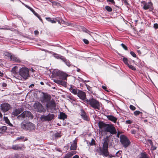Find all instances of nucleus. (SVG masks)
Wrapping results in <instances>:
<instances>
[{
    "label": "nucleus",
    "mask_w": 158,
    "mask_h": 158,
    "mask_svg": "<svg viewBox=\"0 0 158 158\" xmlns=\"http://www.w3.org/2000/svg\"><path fill=\"white\" fill-rule=\"evenodd\" d=\"M99 128L101 131L110 132L111 134H116L117 132L114 127L112 125L106 124L102 122L98 123Z\"/></svg>",
    "instance_id": "f257e3e1"
},
{
    "label": "nucleus",
    "mask_w": 158,
    "mask_h": 158,
    "mask_svg": "<svg viewBox=\"0 0 158 158\" xmlns=\"http://www.w3.org/2000/svg\"><path fill=\"white\" fill-rule=\"evenodd\" d=\"M108 142L106 140H105L103 143L102 147H99L98 148L96 151L99 155H102L105 156L112 158L114 157V156L109 154L108 150Z\"/></svg>",
    "instance_id": "f03ea898"
},
{
    "label": "nucleus",
    "mask_w": 158,
    "mask_h": 158,
    "mask_svg": "<svg viewBox=\"0 0 158 158\" xmlns=\"http://www.w3.org/2000/svg\"><path fill=\"white\" fill-rule=\"evenodd\" d=\"M85 102L87 104L89 105L95 109L100 110L101 104L98 100L92 97L90 98L89 99H86Z\"/></svg>",
    "instance_id": "7ed1b4c3"
},
{
    "label": "nucleus",
    "mask_w": 158,
    "mask_h": 158,
    "mask_svg": "<svg viewBox=\"0 0 158 158\" xmlns=\"http://www.w3.org/2000/svg\"><path fill=\"white\" fill-rule=\"evenodd\" d=\"M21 128L23 129L29 130H34L35 128L34 124L29 122H23L21 124Z\"/></svg>",
    "instance_id": "20e7f679"
},
{
    "label": "nucleus",
    "mask_w": 158,
    "mask_h": 158,
    "mask_svg": "<svg viewBox=\"0 0 158 158\" xmlns=\"http://www.w3.org/2000/svg\"><path fill=\"white\" fill-rule=\"evenodd\" d=\"M29 69L25 67L20 68L19 70V75L24 79H27L30 76Z\"/></svg>",
    "instance_id": "39448f33"
},
{
    "label": "nucleus",
    "mask_w": 158,
    "mask_h": 158,
    "mask_svg": "<svg viewBox=\"0 0 158 158\" xmlns=\"http://www.w3.org/2000/svg\"><path fill=\"white\" fill-rule=\"evenodd\" d=\"M26 118L31 119L33 118L32 115L30 111H24L17 117L18 119L22 120Z\"/></svg>",
    "instance_id": "423d86ee"
},
{
    "label": "nucleus",
    "mask_w": 158,
    "mask_h": 158,
    "mask_svg": "<svg viewBox=\"0 0 158 158\" xmlns=\"http://www.w3.org/2000/svg\"><path fill=\"white\" fill-rule=\"evenodd\" d=\"M120 138V142L124 147L126 148L129 145L130 141L125 135H121Z\"/></svg>",
    "instance_id": "0eeeda50"
},
{
    "label": "nucleus",
    "mask_w": 158,
    "mask_h": 158,
    "mask_svg": "<svg viewBox=\"0 0 158 158\" xmlns=\"http://www.w3.org/2000/svg\"><path fill=\"white\" fill-rule=\"evenodd\" d=\"M35 110L39 112H44V108L41 104L39 102L35 103L34 105Z\"/></svg>",
    "instance_id": "6e6552de"
},
{
    "label": "nucleus",
    "mask_w": 158,
    "mask_h": 158,
    "mask_svg": "<svg viewBox=\"0 0 158 158\" xmlns=\"http://www.w3.org/2000/svg\"><path fill=\"white\" fill-rule=\"evenodd\" d=\"M56 75L59 77V78L63 80H65L66 79L67 75L61 71L56 70L55 72Z\"/></svg>",
    "instance_id": "1a4fd4ad"
},
{
    "label": "nucleus",
    "mask_w": 158,
    "mask_h": 158,
    "mask_svg": "<svg viewBox=\"0 0 158 158\" xmlns=\"http://www.w3.org/2000/svg\"><path fill=\"white\" fill-rule=\"evenodd\" d=\"M46 106L48 109L55 110L56 104L54 100H52L48 103L46 104Z\"/></svg>",
    "instance_id": "9d476101"
},
{
    "label": "nucleus",
    "mask_w": 158,
    "mask_h": 158,
    "mask_svg": "<svg viewBox=\"0 0 158 158\" xmlns=\"http://www.w3.org/2000/svg\"><path fill=\"white\" fill-rule=\"evenodd\" d=\"M54 115L53 114H49L48 115H42L40 118L44 121H50L53 119Z\"/></svg>",
    "instance_id": "9b49d317"
},
{
    "label": "nucleus",
    "mask_w": 158,
    "mask_h": 158,
    "mask_svg": "<svg viewBox=\"0 0 158 158\" xmlns=\"http://www.w3.org/2000/svg\"><path fill=\"white\" fill-rule=\"evenodd\" d=\"M79 98L83 101H85L86 94L85 92L80 90H78L77 93V94Z\"/></svg>",
    "instance_id": "f8f14e48"
},
{
    "label": "nucleus",
    "mask_w": 158,
    "mask_h": 158,
    "mask_svg": "<svg viewBox=\"0 0 158 158\" xmlns=\"http://www.w3.org/2000/svg\"><path fill=\"white\" fill-rule=\"evenodd\" d=\"M0 106L1 110L5 112H7L10 108V105L6 103L2 104Z\"/></svg>",
    "instance_id": "ddd939ff"
},
{
    "label": "nucleus",
    "mask_w": 158,
    "mask_h": 158,
    "mask_svg": "<svg viewBox=\"0 0 158 158\" xmlns=\"http://www.w3.org/2000/svg\"><path fill=\"white\" fill-rule=\"evenodd\" d=\"M50 100L51 97L49 95H45L43 98L42 102L43 103H46V104L48 103L51 101Z\"/></svg>",
    "instance_id": "4468645a"
},
{
    "label": "nucleus",
    "mask_w": 158,
    "mask_h": 158,
    "mask_svg": "<svg viewBox=\"0 0 158 158\" xmlns=\"http://www.w3.org/2000/svg\"><path fill=\"white\" fill-rule=\"evenodd\" d=\"M69 91L74 95H77L78 93V90L74 86L71 85L69 88Z\"/></svg>",
    "instance_id": "2eb2a0df"
},
{
    "label": "nucleus",
    "mask_w": 158,
    "mask_h": 158,
    "mask_svg": "<svg viewBox=\"0 0 158 158\" xmlns=\"http://www.w3.org/2000/svg\"><path fill=\"white\" fill-rule=\"evenodd\" d=\"M143 4L144 5L143 8L145 10H147L151 8L152 5V4L151 2H144Z\"/></svg>",
    "instance_id": "dca6fc26"
},
{
    "label": "nucleus",
    "mask_w": 158,
    "mask_h": 158,
    "mask_svg": "<svg viewBox=\"0 0 158 158\" xmlns=\"http://www.w3.org/2000/svg\"><path fill=\"white\" fill-rule=\"evenodd\" d=\"M23 110L21 109H15L12 112V115L14 116H16L18 115L22 112Z\"/></svg>",
    "instance_id": "f3484780"
},
{
    "label": "nucleus",
    "mask_w": 158,
    "mask_h": 158,
    "mask_svg": "<svg viewBox=\"0 0 158 158\" xmlns=\"http://www.w3.org/2000/svg\"><path fill=\"white\" fill-rule=\"evenodd\" d=\"M77 142V140L76 139L73 141V143L71 144V150H75L76 149Z\"/></svg>",
    "instance_id": "a211bd4d"
},
{
    "label": "nucleus",
    "mask_w": 158,
    "mask_h": 158,
    "mask_svg": "<svg viewBox=\"0 0 158 158\" xmlns=\"http://www.w3.org/2000/svg\"><path fill=\"white\" fill-rule=\"evenodd\" d=\"M54 81L56 83H57L59 85H61L63 86L66 85V83L62 80H54Z\"/></svg>",
    "instance_id": "6ab92c4d"
},
{
    "label": "nucleus",
    "mask_w": 158,
    "mask_h": 158,
    "mask_svg": "<svg viewBox=\"0 0 158 158\" xmlns=\"http://www.w3.org/2000/svg\"><path fill=\"white\" fill-rule=\"evenodd\" d=\"M11 61H14L16 62H20V61L19 59L17 56L13 55H12L10 58Z\"/></svg>",
    "instance_id": "aec40b11"
},
{
    "label": "nucleus",
    "mask_w": 158,
    "mask_h": 158,
    "mask_svg": "<svg viewBox=\"0 0 158 158\" xmlns=\"http://www.w3.org/2000/svg\"><path fill=\"white\" fill-rule=\"evenodd\" d=\"M107 117L108 119L114 123H115L117 121V118L112 115H108Z\"/></svg>",
    "instance_id": "412c9836"
},
{
    "label": "nucleus",
    "mask_w": 158,
    "mask_h": 158,
    "mask_svg": "<svg viewBox=\"0 0 158 158\" xmlns=\"http://www.w3.org/2000/svg\"><path fill=\"white\" fill-rule=\"evenodd\" d=\"M139 158H149V156L146 153L143 152L140 153L138 156Z\"/></svg>",
    "instance_id": "4be33fe9"
},
{
    "label": "nucleus",
    "mask_w": 158,
    "mask_h": 158,
    "mask_svg": "<svg viewBox=\"0 0 158 158\" xmlns=\"http://www.w3.org/2000/svg\"><path fill=\"white\" fill-rule=\"evenodd\" d=\"M81 115L84 120H88V117L86 115L85 112L82 110H81Z\"/></svg>",
    "instance_id": "5701e85b"
},
{
    "label": "nucleus",
    "mask_w": 158,
    "mask_h": 158,
    "mask_svg": "<svg viewBox=\"0 0 158 158\" xmlns=\"http://www.w3.org/2000/svg\"><path fill=\"white\" fill-rule=\"evenodd\" d=\"M67 115L64 113H60V115L58 116L59 118L60 119L64 120L66 118Z\"/></svg>",
    "instance_id": "b1692460"
},
{
    "label": "nucleus",
    "mask_w": 158,
    "mask_h": 158,
    "mask_svg": "<svg viewBox=\"0 0 158 158\" xmlns=\"http://www.w3.org/2000/svg\"><path fill=\"white\" fill-rule=\"evenodd\" d=\"M54 56L57 59L60 58L63 61H64L65 60V58L60 55H58L56 54H54Z\"/></svg>",
    "instance_id": "393cba45"
},
{
    "label": "nucleus",
    "mask_w": 158,
    "mask_h": 158,
    "mask_svg": "<svg viewBox=\"0 0 158 158\" xmlns=\"http://www.w3.org/2000/svg\"><path fill=\"white\" fill-rule=\"evenodd\" d=\"M76 154L75 152L72 151L68 152L65 156L66 158H69Z\"/></svg>",
    "instance_id": "a878e982"
},
{
    "label": "nucleus",
    "mask_w": 158,
    "mask_h": 158,
    "mask_svg": "<svg viewBox=\"0 0 158 158\" xmlns=\"http://www.w3.org/2000/svg\"><path fill=\"white\" fill-rule=\"evenodd\" d=\"M12 149L14 150H21L22 149V148L21 147H20L18 145H13L11 147Z\"/></svg>",
    "instance_id": "bb28decb"
},
{
    "label": "nucleus",
    "mask_w": 158,
    "mask_h": 158,
    "mask_svg": "<svg viewBox=\"0 0 158 158\" xmlns=\"http://www.w3.org/2000/svg\"><path fill=\"white\" fill-rule=\"evenodd\" d=\"M7 127L6 126H3L0 128V133H3L6 131Z\"/></svg>",
    "instance_id": "cd10ccee"
},
{
    "label": "nucleus",
    "mask_w": 158,
    "mask_h": 158,
    "mask_svg": "<svg viewBox=\"0 0 158 158\" xmlns=\"http://www.w3.org/2000/svg\"><path fill=\"white\" fill-rule=\"evenodd\" d=\"M4 120L7 124H8L9 126H12V125L10 123L9 120L8 119L7 117L4 116Z\"/></svg>",
    "instance_id": "c85d7f7f"
},
{
    "label": "nucleus",
    "mask_w": 158,
    "mask_h": 158,
    "mask_svg": "<svg viewBox=\"0 0 158 158\" xmlns=\"http://www.w3.org/2000/svg\"><path fill=\"white\" fill-rule=\"evenodd\" d=\"M18 67L16 66L14 67L11 70V72L14 74L17 73Z\"/></svg>",
    "instance_id": "c756f323"
},
{
    "label": "nucleus",
    "mask_w": 158,
    "mask_h": 158,
    "mask_svg": "<svg viewBox=\"0 0 158 158\" xmlns=\"http://www.w3.org/2000/svg\"><path fill=\"white\" fill-rule=\"evenodd\" d=\"M4 55L6 56L7 58H10V59L12 54L9 52H6L4 53Z\"/></svg>",
    "instance_id": "7c9ffc66"
},
{
    "label": "nucleus",
    "mask_w": 158,
    "mask_h": 158,
    "mask_svg": "<svg viewBox=\"0 0 158 158\" xmlns=\"http://www.w3.org/2000/svg\"><path fill=\"white\" fill-rule=\"evenodd\" d=\"M46 19L48 21L52 23H55L56 21L53 20L52 19L50 18H46Z\"/></svg>",
    "instance_id": "2f4dec72"
},
{
    "label": "nucleus",
    "mask_w": 158,
    "mask_h": 158,
    "mask_svg": "<svg viewBox=\"0 0 158 158\" xmlns=\"http://www.w3.org/2000/svg\"><path fill=\"white\" fill-rule=\"evenodd\" d=\"M67 99L68 100H70L73 101H75L76 99L74 98L73 96H67Z\"/></svg>",
    "instance_id": "473e14b6"
},
{
    "label": "nucleus",
    "mask_w": 158,
    "mask_h": 158,
    "mask_svg": "<svg viewBox=\"0 0 158 158\" xmlns=\"http://www.w3.org/2000/svg\"><path fill=\"white\" fill-rule=\"evenodd\" d=\"M90 145H93L95 144V141L94 139H92L91 142H89Z\"/></svg>",
    "instance_id": "72a5a7b5"
},
{
    "label": "nucleus",
    "mask_w": 158,
    "mask_h": 158,
    "mask_svg": "<svg viewBox=\"0 0 158 158\" xmlns=\"http://www.w3.org/2000/svg\"><path fill=\"white\" fill-rule=\"evenodd\" d=\"M82 30H83V31H84L86 33H87L89 34V35H91V34H90L91 32L89 31L87 29H86L85 28L83 27L82 28Z\"/></svg>",
    "instance_id": "f704fd0d"
},
{
    "label": "nucleus",
    "mask_w": 158,
    "mask_h": 158,
    "mask_svg": "<svg viewBox=\"0 0 158 158\" xmlns=\"http://www.w3.org/2000/svg\"><path fill=\"white\" fill-rule=\"evenodd\" d=\"M34 14L39 19H40V20L41 21V22H42V19H41V18H40V15H38L37 13H36L35 12L34 13Z\"/></svg>",
    "instance_id": "c9c22d12"
},
{
    "label": "nucleus",
    "mask_w": 158,
    "mask_h": 158,
    "mask_svg": "<svg viewBox=\"0 0 158 158\" xmlns=\"http://www.w3.org/2000/svg\"><path fill=\"white\" fill-rule=\"evenodd\" d=\"M123 61L124 62V63L126 64L127 65H128V64H129L128 63V62H127V61H128L127 59V58H125V57L123 58Z\"/></svg>",
    "instance_id": "e433bc0d"
},
{
    "label": "nucleus",
    "mask_w": 158,
    "mask_h": 158,
    "mask_svg": "<svg viewBox=\"0 0 158 158\" xmlns=\"http://www.w3.org/2000/svg\"><path fill=\"white\" fill-rule=\"evenodd\" d=\"M105 8L106 10L109 12H111L112 10V8L108 6H106Z\"/></svg>",
    "instance_id": "4c0bfd02"
},
{
    "label": "nucleus",
    "mask_w": 158,
    "mask_h": 158,
    "mask_svg": "<svg viewBox=\"0 0 158 158\" xmlns=\"http://www.w3.org/2000/svg\"><path fill=\"white\" fill-rule=\"evenodd\" d=\"M129 68L133 70H136L135 68L132 65H130L129 64L127 65Z\"/></svg>",
    "instance_id": "58836bf2"
},
{
    "label": "nucleus",
    "mask_w": 158,
    "mask_h": 158,
    "mask_svg": "<svg viewBox=\"0 0 158 158\" xmlns=\"http://www.w3.org/2000/svg\"><path fill=\"white\" fill-rule=\"evenodd\" d=\"M141 113H142L138 110L135 111L134 112V114L136 116H137Z\"/></svg>",
    "instance_id": "ea45409f"
},
{
    "label": "nucleus",
    "mask_w": 158,
    "mask_h": 158,
    "mask_svg": "<svg viewBox=\"0 0 158 158\" xmlns=\"http://www.w3.org/2000/svg\"><path fill=\"white\" fill-rule=\"evenodd\" d=\"M64 62L68 66H69L70 65V63L69 61L68 60H67L65 59V60L64 61Z\"/></svg>",
    "instance_id": "a19ab883"
},
{
    "label": "nucleus",
    "mask_w": 158,
    "mask_h": 158,
    "mask_svg": "<svg viewBox=\"0 0 158 158\" xmlns=\"http://www.w3.org/2000/svg\"><path fill=\"white\" fill-rule=\"evenodd\" d=\"M151 150H155L156 149V147L155 146H154L153 144L151 146Z\"/></svg>",
    "instance_id": "79ce46f5"
},
{
    "label": "nucleus",
    "mask_w": 158,
    "mask_h": 158,
    "mask_svg": "<svg viewBox=\"0 0 158 158\" xmlns=\"http://www.w3.org/2000/svg\"><path fill=\"white\" fill-rule=\"evenodd\" d=\"M121 151H118L115 154V155L117 156H119L121 154Z\"/></svg>",
    "instance_id": "37998d69"
},
{
    "label": "nucleus",
    "mask_w": 158,
    "mask_h": 158,
    "mask_svg": "<svg viewBox=\"0 0 158 158\" xmlns=\"http://www.w3.org/2000/svg\"><path fill=\"white\" fill-rule=\"evenodd\" d=\"M121 46L122 47L126 50H127V47L126 46H125L124 44H122Z\"/></svg>",
    "instance_id": "c03bdc74"
},
{
    "label": "nucleus",
    "mask_w": 158,
    "mask_h": 158,
    "mask_svg": "<svg viewBox=\"0 0 158 158\" xmlns=\"http://www.w3.org/2000/svg\"><path fill=\"white\" fill-rule=\"evenodd\" d=\"M131 54L134 57H136V55L133 52L131 51L130 52Z\"/></svg>",
    "instance_id": "a18cd8bd"
},
{
    "label": "nucleus",
    "mask_w": 158,
    "mask_h": 158,
    "mask_svg": "<svg viewBox=\"0 0 158 158\" xmlns=\"http://www.w3.org/2000/svg\"><path fill=\"white\" fill-rule=\"evenodd\" d=\"M130 108L131 110H133L135 109V107L132 105H130Z\"/></svg>",
    "instance_id": "49530a36"
},
{
    "label": "nucleus",
    "mask_w": 158,
    "mask_h": 158,
    "mask_svg": "<svg viewBox=\"0 0 158 158\" xmlns=\"http://www.w3.org/2000/svg\"><path fill=\"white\" fill-rule=\"evenodd\" d=\"M147 142L148 143L150 144V146L152 145L153 144L152 140L150 139H148Z\"/></svg>",
    "instance_id": "de8ad7c7"
},
{
    "label": "nucleus",
    "mask_w": 158,
    "mask_h": 158,
    "mask_svg": "<svg viewBox=\"0 0 158 158\" xmlns=\"http://www.w3.org/2000/svg\"><path fill=\"white\" fill-rule=\"evenodd\" d=\"M83 41L84 43L86 44H88L89 43V41L88 40L86 39H84L83 40Z\"/></svg>",
    "instance_id": "09e8293b"
},
{
    "label": "nucleus",
    "mask_w": 158,
    "mask_h": 158,
    "mask_svg": "<svg viewBox=\"0 0 158 158\" xmlns=\"http://www.w3.org/2000/svg\"><path fill=\"white\" fill-rule=\"evenodd\" d=\"M154 27L155 29H157L158 28V24L157 23H155L154 24Z\"/></svg>",
    "instance_id": "8fccbe9b"
},
{
    "label": "nucleus",
    "mask_w": 158,
    "mask_h": 158,
    "mask_svg": "<svg viewBox=\"0 0 158 158\" xmlns=\"http://www.w3.org/2000/svg\"><path fill=\"white\" fill-rule=\"evenodd\" d=\"M108 2H110L112 4H114L115 2L114 0H107Z\"/></svg>",
    "instance_id": "3c124183"
},
{
    "label": "nucleus",
    "mask_w": 158,
    "mask_h": 158,
    "mask_svg": "<svg viewBox=\"0 0 158 158\" xmlns=\"http://www.w3.org/2000/svg\"><path fill=\"white\" fill-rule=\"evenodd\" d=\"M132 122L130 120H127L126 121V123L127 124H131Z\"/></svg>",
    "instance_id": "603ef678"
},
{
    "label": "nucleus",
    "mask_w": 158,
    "mask_h": 158,
    "mask_svg": "<svg viewBox=\"0 0 158 158\" xmlns=\"http://www.w3.org/2000/svg\"><path fill=\"white\" fill-rule=\"evenodd\" d=\"M28 9H29V10H30L33 13H35V11H34V10L31 7H28Z\"/></svg>",
    "instance_id": "864d4df0"
},
{
    "label": "nucleus",
    "mask_w": 158,
    "mask_h": 158,
    "mask_svg": "<svg viewBox=\"0 0 158 158\" xmlns=\"http://www.w3.org/2000/svg\"><path fill=\"white\" fill-rule=\"evenodd\" d=\"M122 0L123 2H124L126 4H128L127 0Z\"/></svg>",
    "instance_id": "5fc2aeb1"
},
{
    "label": "nucleus",
    "mask_w": 158,
    "mask_h": 158,
    "mask_svg": "<svg viewBox=\"0 0 158 158\" xmlns=\"http://www.w3.org/2000/svg\"><path fill=\"white\" fill-rule=\"evenodd\" d=\"M102 88L103 89H104V90H105L106 91H108L107 90H106V86H103V85H102Z\"/></svg>",
    "instance_id": "6e6d98bb"
},
{
    "label": "nucleus",
    "mask_w": 158,
    "mask_h": 158,
    "mask_svg": "<svg viewBox=\"0 0 158 158\" xmlns=\"http://www.w3.org/2000/svg\"><path fill=\"white\" fill-rule=\"evenodd\" d=\"M39 31H34V33L35 35H38L39 34Z\"/></svg>",
    "instance_id": "4d7b16f0"
},
{
    "label": "nucleus",
    "mask_w": 158,
    "mask_h": 158,
    "mask_svg": "<svg viewBox=\"0 0 158 158\" xmlns=\"http://www.w3.org/2000/svg\"><path fill=\"white\" fill-rule=\"evenodd\" d=\"M120 134H121V132L120 131H118V133H117V136L118 138L119 137V135Z\"/></svg>",
    "instance_id": "13d9d810"
},
{
    "label": "nucleus",
    "mask_w": 158,
    "mask_h": 158,
    "mask_svg": "<svg viewBox=\"0 0 158 158\" xmlns=\"http://www.w3.org/2000/svg\"><path fill=\"white\" fill-rule=\"evenodd\" d=\"M2 86H3V87H5L6 86V83H3L2 84Z\"/></svg>",
    "instance_id": "bf43d9fd"
},
{
    "label": "nucleus",
    "mask_w": 158,
    "mask_h": 158,
    "mask_svg": "<svg viewBox=\"0 0 158 158\" xmlns=\"http://www.w3.org/2000/svg\"><path fill=\"white\" fill-rule=\"evenodd\" d=\"M86 86H87V89L89 91H90L89 88H90V87L89 86L87 85V84H86Z\"/></svg>",
    "instance_id": "052dcab7"
},
{
    "label": "nucleus",
    "mask_w": 158,
    "mask_h": 158,
    "mask_svg": "<svg viewBox=\"0 0 158 158\" xmlns=\"http://www.w3.org/2000/svg\"><path fill=\"white\" fill-rule=\"evenodd\" d=\"M73 158H79V156L78 155H76L74 156Z\"/></svg>",
    "instance_id": "680f3d73"
},
{
    "label": "nucleus",
    "mask_w": 158,
    "mask_h": 158,
    "mask_svg": "<svg viewBox=\"0 0 158 158\" xmlns=\"http://www.w3.org/2000/svg\"><path fill=\"white\" fill-rule=\"evenodd\" d=\"M82 81L84 82H89V81H86V80L84 81L82 79Z\"/></svg>",
    "instance_id": "e2e57ef3"
},
{
    "label": "nucleus",
    "mask_w": 158,
    "mask_h": 158,
    "mask_svg": "<svg viewBox=\"0 0 158 158\" xmlns=\"http://www.w3.org/2000/svg\"><path fill=\"white\" fill-rule=\"evenodd\" d=\"M3 76V74L2 73L1 71H0V76Z\"/></svg>",
    "instance_id": "0e129e2a"
},
{
    "label": "nucleus",
    "mask_w": 158,
    "mask_h": 158,
    "mask_svg": "<svg viewBox=\"0 0 158 158\" xmlns=\"http://www.w3.org/2000/svg\"><path fill=\"white\" fill-rule=\"evenodd\" d=\"M0 117L2 118V115L0 112Z\"/></svg>",
    "instance_id": "69168bd1"
},
{
    "label": "nucleus",
    "mask_w": 158,
    "mask_h": 158,
    "mask_svg": "<svg viewBox=\"0 0 158 158\" xmlns=\"http://www.w3.org/2000/svg\"><path fill=\"white\" fill-rule=\"evenodd\" d=\"M22 138L21 137H18L17 138V140H19V139H21Z\"/></svg>",
    "instance_id": "338daca9"
},
{
    "label": "nucleus",
    "mask_w": 158,
    "mask_h": 158,
    "mask_svg": "<svg viewBox=\"0 0 158 158\" xmlns=\"http://www.w3.org/2000/svg\"><path fill=\"white\" fill-rule=\"evenodd\" d=\"M80 69H77V71L78 72H80Z\"/></svg>",
    "instance_id": "774afa93"
}]
</instances>
